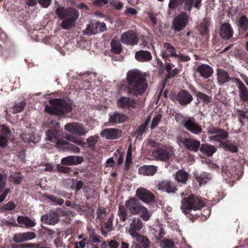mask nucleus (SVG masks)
I'll use <instances>...</instances> for the list:
<instances>
[{
    "label": "nucleus",
    "instance_id": "obj_31",
    "mask_svg": "<svg viewBox=\"0 0 248 248\" xmlns=\"http://www.w3.org/2000/svg\"><path fill=\"white\" fill-rule=\"evenodd\" d=\"M202 0H185L186 3L185 9L190 11L192 6L197 9H199L201 7V2Z\"/></svg>",
    "mask_w": 248,
    "mask_h": 248
},
{
    "label": "nucleus",
    "instance_id": "obj_13",
    "mask_svg": "<svg viewBox=\"0 0 248 248\" xmlns=\"http://www.w3.org/2000/svg\"><path fill=\"white\" fill-rule=\"evenodd\" d=\"M121 40L124 44L129 45H136L138 38L136 33L133 31H128L121 35Z\"/></svg>",
    "mask_w": 248,
    "mask_h": 248
},
{
    "label": "nucleus",
    "instance_id": "obj_19",
    "mask_svg": "<svg viewBox=\"0 0 248 248\" xmlns=\"http://www.w3.org/2000/svg\"><path fill=\"white\" fill-rule=\"evenodd\" d=\"M121 131L116 128H106L101 132V136L107 139L112 140L117 139L121 136Z\"/></svg>",
    "mask_w": 248,
    "mask_h": 248
},
{
    "label": "nucleus",
    "instance_id": "obj_17",
    "mask_svg": "<svg viewBox=\"0 0 248 248\" xmlns=\"http://www.w3.org/2000/svg\"><path fill=\"white\" fill-rule=\"evenodd\" d=\"M176 99L182 106H186L193 100L192 96L186 90L179 91L176 96Z\"/></svg>",
    "mask_w": 248,
    "mask_h": 248
},
{
    "label": "nucleus",
    "instance_id": "obj_37",
    "mask_svg": "<svg viewBox=\"0 0 248 248\" xmlns=\"http://www.w3.org/2000/svg\"><path fill=\"white\" fill-rule=\"evenodd\" d=\"M117 214L120 220L123 222H125L126 220L128 212L124 206L119 205Z\"/></svg>",
    "mask_w": 248,
    "mask_h": 248
},
{
    "label": "nucleus",
    "instance_id": "obj_40",
    "mask_svg": "<svg viewBox=\"0 0 248 248\" xmlns=\"http://www.w3.org/2000/svg\"><path fill=\"white\" fill-rule=\"evenodd\" d=\"M239 95L241 100L244 101L248 100V90L244 85L238 88Z\"/></svg>",
    "mask_w": 248,
    "mask_h": 248
},
{
    "label": "nucleus",
    "instance_id": "obj_28",
    "mask_svg": "<svg viewBox=\"0 0 248 248\" xmlns=\"http://www.w3.org/2000/svg\"><path fill=\"white\" fill-rule=\"evenodd\" d=\"M17 221L18 223L24 225L27 228H31L36 225V223L34 220H31L27 217L19 216L17 217Z\"/></svg>",
    "mask_w": 248,
    "mask_h": 248
},
{
    "label": "nucleus",
    "instance_id": "obj_12",
    "mask_svg": "<svg viewBox=\"0 0 248 248\" xmlns=\"http://www.w3.org/2000/svg\"><path fill=\"white\" fill-rule=\"evenodd\" d=\"M136 195L141 201L146 203H149L154 200V195L143 187H139L137 189Z\"/></svg>",
    "mask_w": 248,
    "mask_h": 248
},
{
    "label": "nucleus",
    "instance_id": "obj_34",
    "mask_svg": "<svg viewBox=\"0 0 248 248\" xmlns=\"http://www.w3.org/2000/svg\"><path fill=\"white\" fill-rule=\"evenodd\" d=\"M78 157L75 156H69L68 157L62 158L61 160V163L63 165H72L78 164L79 162L78 161Z\"/></svg>",
    "mask_w": 248,
    "mask_h": 248
},
{
    "label": "nucleus",
    "instance_id": "obj_33",
    "mask_svg": "<svg viewBox=\"0 0 248 248\" xmlns=\"http://www.w3.org/2000/svg\"><path fill=\"white\" fill-rule=\"evenodd\" d=\"M216 150V147L211 145H202L201 148V152L205 154L208 156H212Z\"/></svg>",
    "mask_w": 248,
    "mask_h": 248
},
{
    "label": "nucleus",
    "instance_id": "obj_54",
    "mask_svg": "<svg viewBox=\"0 0 248 248\" xmlns=\"http://www.w3.org/2000/svg\"><path fill=\"white\" fill-rule=\"evenodd\" d=\"M13 241L16 243H22L25 242L22 233L15 234L13 237Z\"/></svg>",
    "mask_w": 248,
    "mask_h": 248
},
{
    "label": "nucleus",
    "instance_id": "obj_9",
    "mask_svg": "<svg viewBox=\"0 0 248 248\" xmlns=\"http://www.w3.org/2000/svg\"><path fill=\"white\" fill-rule=\"evenodd\" d=\"M184 126L190 132L195 135H199L202 132V128L201 125L196 124L194 119L188 117L183 121Z\"/></svg>",
    "mask_w": 248,
    "mask_h": 248
},
{
    "label": "nucleus",
    "instance_id": "obj_5",
    "mask_svg": "<svg viewBox=\"0 0 248 248\" xmlns=\"http://www.w3.org/2000/svg\"><path fill=\"white\" fill-rule=\"evenodd\" d=\"M207 133L211 135L208 138L210 141L221 142L228 137V133L223 129L211 126L207 128Z\"/></svg>",
    "mask_w": 248,
    "mask_h": 248
},
{
    "label": "nucleus",
    "instance_id": "obj_45",
    "mask_svg": "<svg viewBox=\"0 0 248 248\" xmlns=\"http://www.w3.org/2000/svg\"><path fill=\"white\" fill-rule=\"evenodd\" d=\"M196 96L198 99L203 101L204 103H207L209 102L211 100V97L200 92L197 93Z\"/></svg>",
    "mask_w": 248,
    "mask_h": 248
},
{
    "label": "nucleus",
    "instance_id": "obj_14",
    "mask_svg": "<svg viewBox=\"0 0 248 248\" xmlns=\"http://www.w3.org/2000/svg\"><path fill=\"white\" fill-rule=\"evenodd\" d=\"M117 104L119 107L122 108L130 109L135 108L137 105V101L134 99L129 97H121L117 100Z\"/></svg>",
    "mask_w": 248,
    "mask_h": 248
},
{
    "label": "nucleus",
    "instance_id": "obj_7",
    "mask_svg": "<svg viewBox=\"0 0 248 248\" xmlns=\"http://www.w3.org/2000/svg\"><path fill=\"white\" fill-rule=\"evenodd\" d=\"M188 20V16L181 13L175 16L172 23V29L175 31H179L186 28Z\"/></svg>",
    "mask_w": 248,
    "mask_h": 248
},
{
    "label": "nucleus",
    "instance_id": "obj_10",
    "mask_svg": "<svg viewBox=\"0 0 248 248\" xmlns=\"http://www.w3.org/2000/svg\"><path fill=\"white\" fill-rule=\"evenodd\" d=\"M143 226L142 221L140 218L133 217L130 220L129 228L127 231L131 236H134L139 234L138 232L142 229Z\"/></svg>",
    "mask_w": 248,
    "mask_h": 248
},
{
    "label": "nucleus",
    "instance_id": "obj_3",
    "mask_svg": "<svg viewBox=\"0 0 248 248\" xmlns=\"http://www.w3.org/2000/svg\"><path fill=\"white\" fill-rule=\"evenodd\" d=\"M49 103L52 106H46L45 111L50 114L62 115L72 110L71 104L62 99H52L49 100Z\"/></svg>",
    "mask_w": 248,
    "mask_h": 248
},
{
    "label": "nucleus",
    "instance_id": "obj_39",
    "mask_svg": "<svg viewBox=\"0 0 248 248\" xmlns=\"http://www.w3.org/2000/svg\"><path fill=\"white\" fill-rule=\"evenodd\" d=\"M148 123L149 122L147 120L146 122L140 125L134 134V136L136 137L137 138H140L142 136V135L144 132L148 124Z\"/></svg>",
    "mask_w": 248,
    "mask_h": 248
},
{
    "label": "nucleus",
    "instance_id": "obj_25",
    "mask_svg": "<svg viewBox=\"0 0 248 248\" xmlns=\"http://www.w3.org/2000/svg\"><path fill=\"white\" fill-rule=\"evenodd\" d=\"M132 237L138 243V244L141 248H149L151 242L146 236L139 233Z\"/></svg>",
    "mask_w": 248,
    "mask_h": 248
},
{
    "label": "nucleus",
    "instance_id": "obj_26",
    "mask_svg": "<svg viewBox=\"0 0 248 248\" xmlns=\"http://www.w3.org/2000/svg\"><path fill=\"white\" fill-rule=\"evenodd\" d=\"M135 58L140 62H148L150 61L152 56L151 53L148 51L140 50L135 54Z\"/></svg>",
    "mask_w": 248,
    "mask_h": 248
},
{
    "label": "nucleus",
    "instance_id": "obj_6",
    "mask_svg": "<svg viewBox=\"0 0 248 248\" xmlns=\"http://www.w3.org/2000/svg\"><path fill=\"white\" fill-rule=\"evenodd\" d=\"M64 129L68 132L79 136H84L89 132V130L84 125L79 123H69L64 126Z\"/></svg>",
    "mask_w": 248,
    "mask_h": 248
},
{
    "label": "nucleus",
    "instance_id": "obj_59",
    "mask_svg": "<svg viewBox=\"0 0 248 248\" xmlns=\"http://www.w3.org/2000/svg\"><path fill=\"white\" fill-rule=\"evenodd\" d=\"M7 137L3 135H0V147H5L7 145Z\"/></svg>",
    "mask_w": 248,
    "mask_h": 248
},
{
    "label": "nucleus",
    "instance_id": "obj_1",
    "mask_svg": "<svg viewBox=\"0 0 248 248\" xmlns=\"http://www.w3.org/2000/svg\"><path fill=\"white\" fill-rule=\"evenodd\" d=\"M127 80L130 93L134 95L142 94L147 87L144 76L139 70H133L127 74Z\"/></svg>",
    "mask_w": 248,
    "mask_h": 248
},
{
    "label": "nucleus",
    "instance_id": "obj_58",
    "mask_svg": "<svg viewBox=\"0 0 248 248\" xmlns=\"http://www.w3.org/2000/svg\"><path fill=\"white\" fill-rule=\"evenodd\" d=\"M0 127L1 128V132L4 135V136L9 138L11 135V131L9 128L4 125H1Z\"/></svg>",
    "mask_w": 248,
    "mask_h": 248
},
{
    "label": "nucleus",
    "instance_id": "obj_4",
    "mask_svg": "<svg viewBox=\"0 0 248 248\" xmlns=\"http://www.w3.org/2000/svg\"><path fill=\"white\" fill-rule=\"evenodd\" d=\"M204 206V202L197 196L190 195L181 200V209L186 214H191L192 211L200 210Z\"/></svg>",
    "mask_w": 248,
    "mask_h": 248
},
{
    "label": "nucleus",
    "instance_id": "obj_18",
    "mask_svg": "<svg viewBox=\"0 0 248 248\" xmlns=\"http://www.w3.org/2000/svg\"><path fill=\"white\" fill-rule=\"evenodd\" d=\"M181 142L186 148L195 152H198L201 145L199 141L191 139H183Z\"/></svg>",
    "mask_w": 248,
    "mask_h": 248
},
{
    "label": "nucleus",
    "instance_id": "obj_38",
    "mask_svg": "<svg viewBox=\"0 0 248 248\" xmlns=\"http://www.w3.org/2000/svg\"><path fill=\"white\" fill-rule=\"evenodd\" d=\"M239 30L243 31H246L248 27V19L245 16H242L240 17L238 21Z\"/></svg>",
    "mask_w": 248,
    "mask_h": 248
},
{
    "label": "nucleus",
    "instance_id": "obj_24",
    "mask_svg": "<svg viewBox=\"0 0 248 248\" xmlns=\"http://www.w3.org/2000/svg\"><path fill=\"white\" fill-rule=\"evenodd\" d=\"M157 167L154 165H144L139 168L140 173L148 176H152L157 171Z\"/></svg>",
    "mask_w": 248,
    "mask_h": 248
},
{
    "label": "nucleus",
    "instance_id": "obj_21",
    "mask_svg": "<svg viewBox=\"0 0 248 248\" xmlns=\"http://www.w3.org/2000/svg\"><path fill=\"white\" fill-rule=\"evenodd\" d=\"M157 186L159 190L167 193H174L177 190L174 184L169 181L159 182Z\"/></svg>",
    "mask_w": 248,
    "mask_h": 248
},
{
    "label": "nucleus",
    "instance_id": "obj_53",
    "mask_svg": "<svg viewBox=\"0 0 248 248\" xmlns=\"http://www.w3.org/2000/svg\"><path fill=\"white\" fill-rule=\"evenodd\" d=\"M109 4L117 10H121L123 7V3L119 1L112 0L110 1Z\"/></svg>",
    "mask_w": 248,
    "mask_h": 248
},
{
    "label": "nucleus",
    "instance_id": "obj_61",
    "mask_svg": "<svg viewBox=\"0 0 248 248\" xmlns=\"http://www.w3.org/2000/svg\"><path fill=\"white\" fill-rule=\"evenodd\" d=\"M230 177H233L235 178H239L240 176L242 175V171L240 170H235V172H233V170H232V171H229Z\"/></svg>",
    "mask_w": 248,
    "mask_h": 248
},
{
    "label": "nucleus",
    "instance_id": "obj_16",
    "mask_svg": "<svg viewBox=\"0 0 248 248\" xmlns=\"http://www.w3.org/2000/svg\"><path fill=\"white\" fill-rule=\"evenodd\" d=\"M125 205L131 214L137 215L141 204L137 199L131 198L125 201Z\"/></svg>",
    "mask_w": 248,
    "mask_h": 248
},
{
    "label": "nucleus",
    "instance_id": "obj_42",
    "mask_svg": "<svg viewBox=\"0 0 248 248\" xmlns=\"http://www.w3.org/2000/svg\"><path fill=\"white\" fill-rule=\"evenodd\" d=\"M22 177L18 173H12L9 176V180L15 184H18L20 183Z\"/></svg>",
    "mask_w": 248,
    "mask_h": 248
},
{
    "label": "nucleus",
    "instance_id": "obj_41",
    "mask_svg": "<svg viewBox=\"0 0 248 248\" xmlns=\"http://www.w3.org/2000/svg\"><path fill=\"white\" fill-rule=\"evenodd\" d=\"M159 242L162 248H172L174 246L173 242L168 239L164 238Z\"/></svg>",
    "mask_w": 248,
    "mask_h": 248
},
{
    "label": "nucleus",
    "instance_id": "obj_15",
    "mask_svg": "<svg viewBox=\"0 0 248 248\" xmlns=\"http://www.w3.org/2000/svg\"><path fill=\"white\" fill-rule=\"evenodd\" d=\"M171 155V153L170 151L161 148L154 150L152 154V157L155 160L162 161L168 160Z\"/></svg>",
    "mask_w": 248,
    "mask_h": 248
},
{
    "label": "nucleus",
    "instance_id": "obj_57",
    "mask_svg": "<svg viewBox=\"0 0 248 248\" xmlns=\"http://www.w3.org/2000/svg\"><path fill=\"white\" fill-rule=\"evenodd\" d=\"M88 243L87 238H84L78 243H76L75 248H85Z\"/></svg>",
    "mask_w": 248,
    "mask_h": 248
},
{
    "label": "nucleus",
    "instance_id": "obj_35",
    "mask_svg": "<svg viewBox=\"0 0 248 248\" xmlns=\"http://www.w3.org/2000/svg\"><path fill=\"white\" fill-rule=\"evenodd\" d=\"M111 50L116 54H119L122 51V46L119 40L113 38L111 42Z\"/></svg>",
    "mask_w": 248,
    "mask_h": 248
},
{
    "label": "nucleus",
    "instance_id": "obj_8",
    "mask_svg": "<svg viewBox=\"0 0 248 248\" xmlns=\"http://www.w3.org/2000/svg\"><path fill=\"white\" fill-rule=\"evenodd\" d=\"M62 133L56 130H50L46 133V139L57 145H63L67 144V141L61 139Z\"/></svg>",
    "mask_w": 248,
    "mask_h": 248
},
{
    "label": "nucleus",
    "instance_id": "obj_55",
    "mask_svg": "<svg viewBox=\"0 0 248 248\" xmlns=\"http://www.w3.org/2000/svg\"><path fill=\"white\" fill-rule=\"evenodd\" d=\"M175 57H176L177 58V61L179 62H186L190 60V57L182 54H177V56Z\"/></svg>",
    "mask_w": 248,
    "mask_h": 248
},
{
    "label": "nucleus",
    "instance_id": "obj_36",
    "mask_svg": "<svg viewBox=\"0 0 248 248\" xmlns=\"http://www.w3.org/2000/svg\"><path fill=\"white\" fill-rule=\"evenodd\" d=\"M197 180L200 185L206 183L208 181L211 179V175L208 173L203 172L200 175L196 176Z\"/></svg>",
    "mask_w": 248,
    "mask_h": 248
},
{
    "label": "nucleus",
    "instance_id": "obj_62",
    "mask_svg": "<svg viewBox=\"0 0 248 248\" xmlns=\"http://www.w3.org/2000/svg\"><path fill=\"white\" fill-rule=\"evenodd\" d=\"M108 3V0H93V3L96 6H101L103 4H107Z\"/></svg>",
    "mask_w": 248,
    "mask_h": 248
},
{
    "label": "nucleus",
    "instance_id": "obj_2",
    "mask_svg": "<svg viewBox=\"0 0 248 248\" xmlns=\"http://www.w3.org/2000/svg\"><path fill=\"white\" fill-rule=\"evenodd\" d=\"M56 13L60 19H63L61 23V27L66 30L74 28L79 14L76 9L73 7L65 8L59 7L56 10Z\"/></svg>",
    "mask_w": 248,
    "mask_h": 248
},
{
    "label": "nucleus",
    "instance_id": "obj_50",
    "mask_svg": "<svg viewBox=\"0 0 248 248\" xmlns=\"http://www.w3.org/2000/svg\"><path fill=\"white\" fill-rule=\"evenodd\" d=\"M184 1V0H170L169 7L170 9H175L181 5Z\"/></svg>",
    "mask_w": 248,
    "mask_h": 248
},
{
    "label": "nucleus",
    "instance_id": "obj_46",
    "mask_svg": "<svg viewBox=\"0 0 248 248\" xmlns=\"http://www.w3.org/2000/svg\"><path fill=\"white\" fill-rule=\"evenodd\" d=\"M210 22L207 19H204L201 23V26L200 31L201 34L204 35L207 32L208 28L209 26Z\"/></svg>",
    "mask_w": 248,
    "mask_h": 248
},
{
    "label": "nucleus",
    "instance_id": "obj_22",
    "mask_svg": "<svg viewBox=\"0 0 248 248\" xmlns=\"http://www.w3.org/2000/svg\"><path fill=\"white\" fill-rule=\"evenodd\" d=\"M217 81L219 85L222 86L231 80L229 74L226 71L217 69Z\"/></svg>",
    "mask_w": 248,
    "mask_h": 248
},
{
    "label": "nucleus",
    "instance_id": "obj_43",
    "mask_svg": "<svg viewBox=\"0 0 248 248\" xmlns=\"http://www.w3.org/2000/svg\"><path fill=\"white\" fill-rule=\"evenodd\" d=\"M221 146L225 150L229 151L232 153H236L237 152V147L233 144L221 143Z\"/></svg>",
    "mask_w": 248,
    "mask_h": 248
},
{
    "label": "nucleus",
    "instance_id": "obj_56",
    "mask_svg": "<svg viewBox=\"0 0 248 248\" xmlns=\"http://www.w3.org/2000/svg\"><path fill=\"white\" fill-rule=\"evenodd\" d=\"M106 217L105 209L103 208H99L97 211V218L102 220Z\"/></svg>",
    "mask_w": 248,
    "mask_h": 248
},
{
    "label": "nucleus",
    "instance_id": "obj_49",
    "mask_svg": "<svg viewBox=\"0 0 248 248\" xmlns=\"http://www.w3.org/2000/svg\"><path fill=\"white\" fill-rule=\"evenodd\" d=\"M15 207V204L13 202L10 201L7 204L2 206L0 209L4 211H10L14 210Z\"/></svg>",
    "mask_w": 248,
    "mask_h": 248
},
{
    "label": "nucleus",
    "instance_id": "obj_32",
    "mask_svg": "<svg viewBox=\"0 0 248 248\" xmlns=\"http://www.w3.org/2000/svg\"><path fill=\"white\" fill-rule=\"evenodd\" d=\"M137 215H139L144 221H148L152 215V213L147 208L141 205Z\"/></svg>",
    "mask_w": 248,
    "mask_h": 248
},
{
    "label": "nucleus",
    "instance_id": "obj_44",
    "mask_svg": "<svg viewBox=\"0 0 248 248\" xmlns=\"http://www.w3.org/2000/svg\"><path fill=\"white\" fill-rule=\"evenodd\" d=\"M65 138L69 141L73 142L78 145L83 146L84 144V142L81 140L78 139L77 137L67 134L65 136Z\"/></svg>",
    "mask_w": 248,
    "mask_h": 248
},
{
    "label": "nucleus",
    "instance_id": "obj_23",
    "mask_svg": "<svg viewBox=\"0 0 248 248\" xmlns=\"http://www.w3.org/2000/svg\"><path fill=\"white\" fill-rule=\"evenodd\" d=\"M196 71L200 74L201 76L205 78L210 77L213 73V68L205 64H202L198 66Z\"/></svg>",
    "mask_w": 248,
    "mask_h": 248
},
{
    "label": "nucleus",
    "instance_id": "obj_60",
    "mask_svg": "<svg viewBox=\"0 0 248 248\" xmlns=\"http://www.w3.org/2000/svg\"><path fill=\"white\" fill-rule=\"evenodd\" d=\"M99 32H103L107 30V26L104 22H96Z\"/></svg>",
    "mask_w": 248,
    "mask_h": 248
},
{
    "label": "nucleus",
    "instance_id": "obj_52",
    "mask_svg": "<svg viewBox=\"0 0 248 248\" xmlns=\"http://www.w3.org/2000/svg\"><path fill=\"white\" fill-rule=\"evenodd\" d=\"M25 241H30L36 237V234L33 232H26L22 233Z\"/></svg>",
    "mask_w": 248,
    "mask_h": 248
},
{
    "label": "nucleus",
    "instance_id": "obj_51",
    "mask_svg": "<svg viewBox=\"0 0 248 248\" xmlns=\"http://www.w3.org/2000/svg\"><path fill=\"white\" fill-rule=\"evenodd\" d=\"M161 118V115L160 114H157L155 116L153 119L152 124L151 125V128L153 129L157 126L159 123Z\"/></svg>",
    "mask_w": 248,
    "mask_h": 248
},
{
    "label": "nucleus",
    "instance_id": "obj_27",
    "mask_svg": "<svg viewBox=\"0 0 248 248\" xmlns=\"http://www.w3.org/2000/svg\"><path fill=\"white\" fill-rule=\"evenodd\" d=\"M126 119V117L117 112L109 114L108 121L110 123L117 124L124 123Z\"/></svg>",
    "mask_w": 248,
    "mask_h": 248
},
{
    "label": "nucleus",
    "instance_id": "obj_48",
    "mask_svg": "<svg viewBox=\"0 0 248 248\" xmlns=\"http://www.w3.org/2000/svg\"><path fill=\"white\" fill-rule=\"evenodd\" d=\"M98 136H90L87 139V142L90 147H94L98 141Z\"/></svg>",
    "mask_w": 248,
    "mask_h": 248
},
{
    "label": "nucleus",
    "instance_id": "obj_29",
    "mask_svg": "<svg viewBox=\"0 0 248 248\" xmlns=\"http://www.w3.org/2000/svg\"><path fill=\"white\" fill-rule=\"evenodd\" d=\"M188 177V173L183 170H180L176 172L175 179L178 182L185 184L186 183Z\"/></svg>",
    "mask_w": 248,
    "mask_h": 248
},
{
    "label": "nucleus",
    "instance_id": "obj_63",
    "mask_svg": "<svg viewBox=\"0 0 248 248\" xmlns=\"http://www.w3.org/2000/svg\"><path fill=\"white\" fill-rule=\"evenodd\" d=\"M38 1L42 7L47 8L50 4L51 0H38Z\"/></svg>",
    "mask_w": 248,
    "mask_h": 248
},
{
    "label": "nucleus",
    "instance_id": "obj_64",
    "mask_svg": "<svg viewBox=\"0 0 248 248\" xmlns=\"http://www.w3.org/2000/svg\"><path fill=\"white\" fill-rule=\"evenodd\" d=\"M232 81L233 82L236 83L238 89L242 86L244 85V84L242 83V82L240 80V79L238 78H231Z\"/></svg>",
    "mask_w": 248,
    "mask_h": 248
},
{
    "label": "nucleus",
    "instance_id": "obj_30",
    "mask_svg": "<svg viewBox=\"0 0 248 248\" xmlns=\"http://www.w3.org/2000/svg\"><path fill=\"white\" fill-rule=\"evenodd\" d=\"M98 32L96 22H91L87 25L86 28L84 30L83 33L85 34L91 35Z\"/></svg>",
    "mask_w": 248,
    "mask_h": 248
},
{
    "label": "nucleus",
    "instance_id": "obj_47",
    "mask_svg": "<svg viewBox=\"0 0 248 248\" xmlns=\"http://www.w3.org/2000/svg\"><path fill=\"white\" fill-rule=\"evenodd\" d=\"M26 103L24 102H19L14 106V113H17L20 112L24 108Z\"/></svg>",
    "mask_w": 248,
    "mask_h": 248
},
{
    "label": "nucleus",
    "instance_id": "obj_11",
    "mask_svg": "<svg viewBox=\"0 0 248 248\" xmlns=\"http://www.w3.org/2000/svg\"><path fill=\"white\" fill-rule=\"evenodd\" d=\"M41 220L43 223L55 225L60 221V217L56 211H50L48 214L43 215Z\"/></svg>",
    "mask_w": 248,
    "mask_h": 248
},
{
    "label": "nucleus",
    "instance_id": "obj_20",
    "mask_svg": "<svg viewBox=\"0 0 248 248\" xmlns=\"http://www.w3.org/2000/svg\"><path fill=\"white\" fill-rule=\"evenodd\" d=\"M220 36L224 39L228 40L232 36L233 30L229 23H223L220 29Z\"/></svg>",
    "mask_w": 248,
    "mask_h": 248
}]
</instances>
